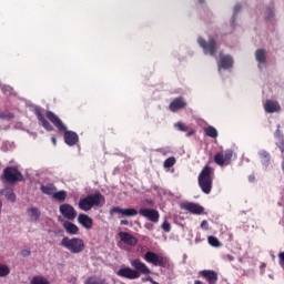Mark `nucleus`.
<instances>
[{"label": "nucleus", "instance_id": "52", "mask_svg": "<svg viewBox=\"0 0 284 284\" xmlns=\"http://www.w3.org/2000/svg\"><path fill=\"white\" fill-rule=\"evenodd\" d=\"M1 207H3V203L0 200V214H1Z\"/></svg>", "mask_w": 284, "mask_h": 284}, {"label": "nucleus", "instance_id": "53", "mask_svg": "<svg viewBox=\"0 0 284 284\" xmlns=\"http://www.w3.org/2000/svg\"><path fill=\"white\" fill-rule=\"evenodd\" d=\"M146 203H150V205H152L154 202H152V200H146Z\"/></svg>", "mask_w": 284, "mask_h": 284}, {"label": "nucleus", "instance_id": "8", "mask_svg": "<svg viewBox=\"0 0 284 284\" xmlns=\"http://www.w3.org/2000/svg\"><path fill=\"white\" fill-rule=\"evenodd\" d=\"M139 214L140 216L148 219V221H151V223H158L159 219H161V214L154 209H140Z\"/></svg>", "mask_w": 284, "mask_h": 284}, {"label": "nucleus", "instance_id": "33", "mask_svg": "<svg viewBox=\"0 0 284 284\" xmlns=\"http://www.w3.org/2000/svg\"><path fill=\"white\" fill-rule=\"evenodd\" d=\"M224 161L227 165H230V161H232V156H234V151L232 149H227L224 151Z\"/></svg>", "mask_w": 284, "mask_h": 284}, {"label": "nucleus", "instance_id": "41", "mask_svg": "<svg viewBox=\"0 0 284 284\" xmlns=\"http://www.w3.org/2000/svg\"><path fill=\"white\" fill-rule=\"evenodd\" d=\"M201 227H202V230H210V223H207V221L204 220L201 223Z\"/></svg>", "mask_w": 284, "mask_h": 284}, {"label": "nucleus", "instance_id": "31", "mask_svg": "<svg viewBox=\"0 0 284 284\" xmlns=\"http://www.w3.org/2000/svg\"><path fill=\"white\" fill-rule=\"evenodd\" d=\"M214 162L216 163V165H220L221 168H223V165H227V162L225 161V158L222 152L216 153L214 155Z\"/></svg>", "mask_w": 284, "mask_h": 284}, {"label": "nucleus", "instance_id": "7", "mask_svg": "<svg viewBox=\"0 0 284 284\" xmlns=\"http://www.w3.org/2000/svg\"><path fill=\"white\" fill-rule=\"evenodd\" d=\"M45 118L50 123H52V125H54V128H57V130H59V132H65V124H63L61 118L55 115L54 112L47 111Z\"/></svg>", "mask_w": 284, "mask_h": 284}, {"label": "nucleus", "instance_id": "12", "mask_svg": "<svg viewBox=\"0 0 284 284\" xmlns=\"http://www.w3.org/2000/svg\"><path fill=\"white\" fill-rule=\"evenodd\" d=\"M60 214L68 219L69 221H74L77 219V210L71 204H62L60 205Z\"/></svg>", "mask_w": 284, "mask_h": 284}, {"label": "nucleus", "instance_id": "50", "mask_svg": "<svg viewBox=\"0 0 284 284\" xmlns=\"http://www.w3.org/2000/svg\"><path fill=\"white\" fill-rule=\"evenodd\" d=\"M229 261H234V257L232 255H227Z\"/></svg>", "mask_w": 284, "mask_h": 284}, {"label": "nucleus", "instance_id": "43", "mask_svg": "<svg viewBox=\"0 0 284 284\" xmlns=\"http://www.w3.org/2000/svg\"><path fill=\"white\" fill-rule=\"evenodd\" d=\"M144 227H145V230L152 231V230H154V224H152V223H145V224H144Z\"/></svg>", "mask_w": 284, "mask_h": 284}, {"label": "nucleus", "instance_id": "23", "mask_svg": "<svg viewBox=\"0 0 284 284\" xmlns=\"http://www.w3.org/2000/svg\"><path fill=\"white\" fill-rule=\"evenodd\" d=\"M258 156L261 159L262 165H265V168H267L270 165V162L272 161V155H270V152L262 150L258 152Z\"/></svg>", "mask_w": 284, "mask_h": 284}, {"label": "nucleus", "instance_id": "54", "mask_svg": "<svg viewBox=\"0 0 284 284\" xmlns=\"http://www.w3.org/2000/svg\"><path fill=\"white\" fill-rule=\"evenodd\" d=\"M199 3H205V0H199Z\"/></svg>", "mask_w": 284, "mask_h": 284}, {"label": "nucleus", "instance_id": "21", "mask_svg": "<svg viewBox=\"0 0 284 284\" xmlns=\"http://www.w3.org/2000/svg\"><path fill=\"white\" fill-rule=\"evenodd\" d=\"M264 110L265 112H268V114H273V112H281V104H278V102L267 100L264 104Z\"/></svg>", "mask_w": 284, "mask_h": 284}, {"label": "nucleus", "instance_id": "22", "mask_svg": "<svg viewBox=\"0 0 284 284\" xmlns=\"http://www.w3.org/2000/svg\"><path fill=\"white\" fill-rule=\"evenodd\" d=\"M234 65V59L231 55H220V68L223 70H230Z\"/></svg>", "mask_w": 284, "mask_h": 284}, {"label": "nucleus", "instance_id": "15", "mask_svg": "<svg viewBox=\"0 0 284 284\" xmlns=\"http://www.w3.org/2000/svg\"><path fill=\"white\" fill-rule=\"evenodd\" d=\"M184 108H187V102H185L183 97L175 98L169 105L171 112H179V110H183Z\"/></svg>", "mask_w": 284, "mask_h": 284}, {"label": "nucleus", "instance_id": "34", "mask_svg": "<svg viewBox=\"0 0 284 284\" xmlns=\"http://www.w3.org/2000/svg\"><path fill=\"white\" fill-rule=\"evenodd\" d=\"M10 274V267L6 264H0V278H3Z\"/></svg>", "mask_w": 284, "mask_h": 284}, {"label": "nucleus", "instance_id": "3", "mask_svg": "<svg viewBox=\"0 0 284 284\" xmlns=\"http://www.w3.org/2000/svg\"><path fill=\"white\" fill-rule=\"evenodd\" d=\"M61 246L69 250L71 254H81V252L85 250V243L79 237H63L61 241Z\"/></svg>", "mask_w": 284, "mask_h": 284}, {"label": "nucleus", "instance_id": "45", "mask_svg": "<svg viewBox=\"0 0 284 284\" xmlns=\"http://www.w3.org/2000/svg\"><path fill=\"white\" fill-rule=\"evenodd\" d=\"M196 134V131L194 129H190L186 133V136H194Z\"/></svg>", "mask_w": 284, "mask_h": 284}, {"label": "nucleus", "instance_id": "26", "mask_svg": "<svg viewBox=\"0 0 284 284\" xmlns=\"http://www.w3.org/2000/svg\"><path fill=\"white\" fill-rule=\"evenodd\" d=\"M84 284H108V280L92 275L84 281Z\"/></svg>", "mask_w": 284, "mask_h": 284}, {"label": "nucleus", "instance_id": "13", "mask_svg": "<svg viewBox=\"0 0 284 284\" xmlns=\"http://www.w3.org/2000/svg\"><path fill=\"white\" fill-rule=\"evenodd\" d=\"M64 133V143L72 148L79 143V134L74 131H68V126H65V131H60Z\"/></svg>", "mask_w": 284, "mask_h": 284}, {"label": "nucleus", "instance_id": "35", "mask_svg": "<svg viewBox=\"0 0 284 284\" xmlns=\"http://www.w3.org/2000/svg\"><path fill=\"white\" fill-rule=\"evenodd\" d=\"M176 164V158L174 156H171V158H168L165 161H164V168L166 169H170V168H174V165Z\"/></svg>", "mask_w": 284, "mask_h": 284}, {"label": "nucleus", "instance_id": "10", "mask_svg": "<svg viewBox=\"0 0 284 284\" xmlns=\"http://www.w3.org/2000/svg\"><path fill=\"white\" fill-rule=\"evenodd\" d=\"M182 210H186V212H190L191 214H205V209L201 206L200 204L192 203V202H184L181 204Z\"/></svg>", "mask_w": 284, "mask_h": 284}, {"label": "nucleus", "instance_id": "46", "mask_svg": "<svg viewBox=\"0 0 284 284\" xmlns=\"http://www.w3.org/2000/svg\"><path fill=\"white\" fill-rule=\"evenodd\" d=\"M237 12H241V4H236L234 7V14H236Z\"/></svg>", "mask_w": 284, "mask_h": 284}, {"label": "nucleus", "instance_id": "4", "mask_svg": "<svg viewBox=\"0 0 284 284\" xmlns=\"http://www.w3.org/2000/svg\"><path fill=\"white\" fill-rule=\"evenodd\" d=\"M144 261H146V263H151L155 267H165L170 263L168 257H165L163 255H159L152 251H148L144 254Z\"/></svg>", "mask_w": 284, "mask_h": 284}, {"label": "nucleus", "instance_id": "20", "mask_svg": "<svg viewBox=\"0 0 284 284\" xmlns=\"http://www.w3.org/2000/svg\"><path fill=\"white\" fill-rule=\"evenodd\" d=\"M27 213L31 223H37L41 219V210H39V207H36V206L28 207Z\"/></svg>", "mask_w": 284, "mask_h": 284}, {"label": "nucleus", "instance_id": "47", "mask_svg": "<svg viewBox=\"0 0 284 284\" xmlns=\"http://www.w3.org/2000/svg\"><path fill=\"white\" fill-rule=\"evenodd\" d=\"M267 19H274V11L272 9L268 10Z\"/></svg>", "mask_w": 284, "mask_h": 284}, {"label": "nucleus", "instance_id": "5", "mask_svg": "<svg viewBox=\"0 0 284 284\" xmlns=\"http://www.w3.org/2000/svg\"><path fill=\"white\" fill-rule=\"evenodd\" d=\"M2 179L7 183H19V181H23V174L14 166H7L3 170Z\"/></svg>", "mask_w": 284, "mask_h": 284}, {"label": "nucleus", "instance_id": "14", "mask_svg": "<svg viewBox=\"0 0 284 284\" xmlns=\"http://www.w3.org/2000/svg\"><path fill=\"white\" fill-rule=\"evenodd\" d=\"M199 274L202 276V278H205V281H207L209 284L219 283V273L216 271L204 270L200 271Z\"/></svg>", "mask_w": 284, "mask_h": 284}, {"label": "nucleus", "instance_id": "49", "mask_svg": "<svg viewBox=\"0 0 284 284\" xmlns=\"http://www.w3.org/2000/svg\"><path fill=\"white\" fill-rule=\"evenodd\" d=\"M51 142L53 143V145H57V138L52 136Z\"/></svg>", "mask_w": 284, "mask_h": 284}, {"label": "nucleus", "instance_id": "27", "mask_svg": "<svg viewBox=\"0 0 284 284\" xmlns=\"http://www.w3.org/2000/svg\"><path fill=\"white\" fill-rule=\"evenodd\" d=\"M30 284H50V281L43 275H36L31 278Z\"/></svg>", "mask_w": 284, "mask_h": 284}, {"label": "nucleus", "instance_id": "30", "mask_svg": "<svg viewBox=\"0 0 284 284\" xmlns=\"http://www.w3.org/2000/svg\"><path fill=\"white\" fill-rule=\"evenodd\" d=\"M52 199H54L55 201H59L60 203H63V201H65V199H68V193L65 191H55L53 193Z\"/></svg>", "mask_w": 284, "mask_h": 284}, {"label": "nucleus", "instance_id": "38", "mask_svg": "<svg viewBox=\"0 0 284 284\" xmlns=\"http://www.w3.org/2000/svg\"><path fill=\"white\" fill-rule=\"evenodd\" d=\"M0 119H4L6 121H10V119H14V114L11 112H2L0 113Z\"/></svg>", "mask_w": 284, "mask_h": 284}, {"label": "nucleus", "instance_id": "24", "mask_svg": "<svg viewBox=\"0 0 284 284\" xmlns=\"http://www.w3.org/2000/svg\"><path fill=\"white\" fill-rule=\"evenodd\" d=\"M42 194H47L48 196H54V192L57 191V186L53 183H49L45 185H41L40 187Z\"/></svg>", "mask_w": 284, "mask_h": 284}, {"label": "nucleus", "instance_id": "2", "mask_svg": "<svg viewBox=\"0 0 284 284\" xmlns=\"http://www.w3.org/2000/svg\"><path fill=\"white\" fill-rule=\"evenodd\" d=\"M78 205L83 212H90L92 207H103L105 205V196L97 191L95 193L81 199Z\"/></svg>", "mask_w": 284, "mask_h": 284}, {"label": "nucleus", "instance_id": "17", "mask_svg": "<svg viewBox=\"0 0 284 284\" xmlns=\"http://www.w3.org/2000/svg\"><path fill=\"white\" fill-rule=\"evenodd\" d=\"M78 223H80V225H82V227H84L85 230H92L94 225V220H92V217H90L85 213H80L78 216Z\"/></svg>", "mask_w": 284, "mask_h": 284}, {"label": "nucleus", "instance_id": "25", "mask_svg": "<svg viewBox=\"0 0 284 284\" xmlns=\"http://www.w3.org/2000/svg\"><path fill=\"white\" fill-rule=\"evenodd\" d=\"M63 227L68 234H78L79 233V226H77V224H74L70 221H65L63 223Z\"/></svg>", "mask_w": 284, "mask_h": 284}, {"label": "nucleus", "instance_id": "32", "mask_svg": "<svg viewBox=\"0 0 284 284\" xmlns=\"http://www.w3.org/2000/svg\"><path fill=\"white\" fill-rule=\"evenodd\" d=\"M4 196H6L7 201H10V203L17 202V194H14V191L12 189H7L4 191Z\"/></svg>", "mask_w": 284, "mask_h": 284}, {"label": "nucleus", "instance_id": "44", "mask_svg": "<svg viewBox=\"0 0 284 284\" xmlns=\"http://www.w3.org/2000/svg\"><path fill=\"white\" fill-rule=\"evenodd\" d=\"M142 281H143V283H145V282L154 283V280L152 278V276L143 277Z\"/></svg>", "mask_w": 284, "mask_h": 284}, {"label": "nucleus", "instance_id": "36", "mask_svg": "<svg viewBox=\"0 0 284 284\" xmlns=\"http://www.w3.org/2000/svg\"><path fill=\"white\" fill-rule=\"evenodd\" d=\"M207 241L212 247H221V242L215 236H209Z\"/></svg>", "mask_w": 284, "mask_h": 284}, {"label": "nucleus", "instance_id": "40", "mask_svg": "<svg viewBox=\"0 0 284 284\" xmlns=\"http://www.w3.org/2000/svg\"><path fill=\"white\" fill-rule=\"evenodd\" d=\"M280 265L284 270V252L278 253Z\"/></svg>", "mask_w": 284, "mask_h": 284}, {"label": "nucleus", "instance_id": "48", "mask_svg": "<svg viewBox=\"0 0 284 284\" xmlns=\"http://www.w3.org/2000/svg\"><path fill=\"white\" fill-rule=\"evenodd\" d=\"M120 225H130V222L128 220L120 221Z\"/></svg>", "mask_w": 284, "mask_h": 284}, {"label": "nucleus", "instance_id": "51", "mask_svg": "<svg viewBox=\"0 0 284 284\" xmlns=\"http://www.w3.org/2000/svg\"><path fill=\"white\" fill-rule=\"evenodd\" d=\"M194 284H203V282L195 280Z\"/></svg>", "mask_w": 284, "mask_h": 284}, {"label": "nucleus", "instance_id": "28", "mask_svg": "<svg viewBox=\"0 0 284 284\" xmlns=\"http://www.w3.org/2000/svg\"><path fill=\"white\" fill-rule=\"evenodd\" d=\"M204 134L211 139H216V136H219V131H216V128L210 125L204 128Z\"/></svg>", "mask_w": 284, "mask_h": 284}, {"label": "nucleus", "instance_id": "9", "mask_svg": "<svg viewBox=\"0 0 284 284\" xmlns=\"http://www.w3.org/2000/svg\"><path fill=\"white\" fill-rule=\"evenodd\" d=\"M116 276L120 278H129L130 281H134L136 278H141V274L139 272L132 270L131 267H122L116 272Z\"/></svg>", "mask_w": 284, "mask_h": 284}, {"label": "nucleus", "instance_id": "29", "mask_svg": "<svg viewBox=\"0 0 284 284\" xmlns=\"http://www.w3.org/2000/svg\"><path fill=\"white\" fill-rule=\"evenodd\" d=\"M255 59L258 63H265V61H267V57L265 55V50L257 49L255 52Z\"/></svg>", "mask_w": 284, "mask_h": 284}, {"label": "nucleus", "instance_id": "1", "mask_svg": "<svg viewBox=\"0 0 284 284\" xmlns=\"http://www.w3.org/2000/svg\"><path fill=\"white\" fill-rule=\"evenodd\" d=\"M197 183L203 194H210L214 183V169L210 165H205L197 176Z\"/></svg>", "mask_w": 284, "mask_h": 284}, {"label": "nucleus", "instance_id": "18", "mask_svg": "<svg viewBox=\"0 0 284 284\" xmlns=\"http://www.w3.org/2000/svg\"><path fill=\"white\" fill-rule=\"evenodd\" d=\"M119 237L122 243H125V245H130L131 247L136 246V243H139V240L128 232H120Z\"/></svg>", "mask_w": 284, "mask_h": 284}, {"label": "nucleus", "instance_id": "6", "mask_svg": "<svg viewBox=\"0 0 284 284\" xmlns=\"http://www.w3.org/2000/svg\"><path fill=\"white\" fill-rule=\"evenodd\" d=\"M197 43L202 48L204 54L216 57V40H214V38H210L209 41H205L203 38H197Z\"/></svg>", "mask_w": 284, "mask_h": 284}, {"label": "nucleus", "instance_id": "39", "mask_svg": "<svg viewBox=\"0 0 284 284\" xmlns=\"http://www.w3.org/2000/svg\"><path fill=\"white\" fill-rule=\"evenodd\" d=\"M162 230L164 231V232H171V230H172V225L170 224V222H168V221H164L163 222V224H162Z\"/></svg>", "mask_w": 284, "mask_h": 284}, {"label": "nucleus", "instance_id": "37", "mask_svg": "<svg viewBox=\"0 0 284 284\" xmlns=\"http://www.w3.org/2000/svg\"><path fill=\"white\" fill-rule=\"evenodd\" d=\"M175 128L180 130V132H187L190 130V126L183 124V122H178Z\"/></svg>", "mask_w": 284, "mask_h": 284}, {"label": "nucleus", "instance_id": "19", "mask_svg": "<svg viewBox=\"0 0 284 284\" xmlns=\"http://www.w3.org/2000/svg\"><path fill=\"white\" fill-rule=\"evenodd\" d=\"M34 114H36L39 123H41L42 128H44V130H47V132H53L54 131V126H52V124H50L48 122V120L45 119L43 113H41V110L37 109L34 111Z\"/></svg>", "mask_w": 284, "mask_h": 284}, {"label": "nucleus", "instance_id": "42", "mask_svg": "<svg viewBox=\"0 0 284 284\" xmlns=\"http://www.w3.org/2000/svg\"><path fill=\"white\" fill-rule=\"evenodd\" d=\"M30 254H32V252H30V250H22L21 251V256H30Z\"/></svg>", "mask_w": 284, "mask_h": 284}, {"label": "nucleus", "instance_id": "16", "mask_svg": "<svg viewBox=\"0 0 284 284\" xmlns=\"http://www.w3.org/2000/svg\"><path fill=\"white\" fill-rule=\"evenodd\" d=\"M110 214H122V216H136L139 211L136 209H121L119 206H114L110 210Z\"/></svg>", "mask_w": 284, "mask_h": 284}, {"label": "nucleus", "instance_id": "11", "mask_svg": "<svg viewBox=\"0 0 284 284\" xmlns=\"http://www.w3.org/2000/svg\"><path fill=\"white\" fill-rule=\"evenodd\" d=\"M131 266L134 268V272H138L141 276V274H152V271L145 263L141 261V258H134L131 261Z\"/></svg>", "mask_w": 284, "mask_h": 284}]
</instances>
